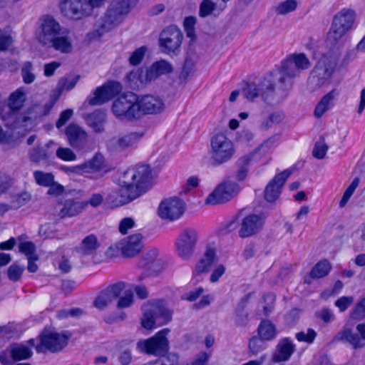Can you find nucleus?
I'll return each mask as SVG.
<instances>
[{"label": "nucleus", "mask_w": 365, "mask_h": 365, "mask_svg": "<svg viewBox=\"0 0 365 365\" xmlns=\"http://www.w3.org/2000/svg\"><path fill=\"white\" fill-rule=\"evenodd\" d=\"M310 66L311 62L304 53L289 55L277 70L269 72L257 83H247L242 91L243 96L249 101L260 97L268 105L278 104L287 96L293 79Z\"/></svg>", "instance_id": "1"}, {"label": "nucleus", "mask_w": 365, "mask_h": 365, "mask_svg": "<svg viewBox=\"0 0 365 365\" xmlns=\"http://www.w3.org/2000/svg\"><path fill=\"white\" fill-rule=\"evenodd\" d=\"M165 103L159 96L145 95L140 97L133 93L123 94L115 99L112 105L113 115L120 120H138L145 115L163 112Z\"/></svg>", "instance_id": "2"}, {"label": "nucleus", "mask_w": 365, "mask_h": 365, "mask_svg": "<svg viewBox=\"0 0 365 365\" xmlns=\"http://www.w3.org/2000/svg\"><path fill=\"white\" fill-rule=\"evenodd\" d=\"M356 13L350 9H343L333 17L331 27L327 34L326 43L330 48L342 44L343 37L353 28Z\"/></svg>", "instance_id": "3"}, {"label": "nucleus", "mask_w": 365, "mask_h": 365, "mask_svg": "<svg viewBox=\"0 0 365 365\" xmlns=\"http://www.w3.org/2000/svg\"><path fill=\"white\" fill-rule=\"evenodd\" d=\"M208 153L211 165L217 167L233 158L235 148L232 141L225 134L220 133L211 138Z\"/></svg>", "instance_id": "4"}, {"label": "nucleus", "mask_w": 365, "mask_h": 365, "mask_svg": "<svg viewBox=\"0 0 365 365\" xmlns=\"http://www.w3.org/2000/svg\"><path fill=\"white\" fill-rule=\"evenodd\" d=\"M143 316L141 325L146 329H153L169 322L172 319V312L162 300H154L143 305Z\"/></svg>", "instance_id": "5"}, {"label": "nucleus", "mask_w": 365, "mask_h": 365, "mask_svg": "<svg viewBox=\"0 0 365 365\" xmlns=\"http://www.w3.org/2000/svg\"><path fill=\"white\" fill-rule=\"evenodd\" d=\"M336 66L331 58L323 56L311 71L307 80V88L314 92L322 88L330 79Z\"/></svg>", "instance_id": "6"}, {"label": "nucleus", "mask_w": 365, "mask_h": 365, "mask_svg": "<svg viewBox=\"0 0 365 365\" xmlns=\"http://www.w3.org/2000/svg\"><path fill=\"white\" fill-rule=\"evenodd\" d=\"M106 0H61L63 15L72 19H81L91 14L95 7L101 6Z\"/></svg>", "instance_id": "7"}, {"label": "nucleus", "mask_w": 365, "mask_h": 365, "mask_svg": "<svg viewBox=\"0 0 365 365\" xmlns=\"http://www.w3.org/2000/svg\"><path fill=\"white\" fill-rule=\"evenodd\" d=\"M169 332V329H163L152 337L139 340L136 344L137 350L155 356H165L169 350V341L166 337Z\"/></svg>", "instance_id": "8"}, {"label": "nucleus", "mask_w": 365, "mask_h": 365, "mask_svg": "<svg viewBox=\"0 0 365 365\" xmlns=\"http://www.w3.org/2000/svg\"><path fill=\"white\" fill-rule=\"evenodd\" d=\"M62 27L51 16L43 15L37 21L35 29V39L42 46L46 47L53 42L54 37L58 35Z\"/></svg>", "instance_id": "9"}, {"label": "nucleus", "mask_w": 365, "mask_h": 365, "mask_svg": "<svg viewBox=\"0 0 365 365\" xmlns=\"http://www.w3.org/2000/svg\"><path fill=\"white\" fill-rule=\"evenodd\" d=\"M183 34L180 29L170 25L165 28L160 34L159 46L162 53L170 56H177L180 51Z\"/></svg>", "instance_id": "10"}, {"label": "nucleus", "mask_w": 365, "mask_h": 365, "mask_svg": "<svg viewBox=\"0 0 365 365\" xmlns=\"http://www.w3.org/2000/svg\"><path fill=\"white\" fill-rule=\"evenodd\" d=\"M122 178L123 182L136 189L140 196L148 187L151 179V170L147 165H137L134 169L124 172Z\"/></svg>", "instance_id": "11"}, {"label": "nucleus", "mask_w": 365, "mask_h": 365, "mask_svg": "<svg viewBox=\"0 0 365 365\" xmlns=\"http://www.w3.org/2000/svg\"><path fill=\"white\" fill-rule=\"evenodd\" d=\"M199 240L198 232L194 228L184 229L175 242L177 255L183 260L190 259L195 254Z\"/></svg>", "instance_id": "12"}, {"label": "nucleus", "mask_w": 365, "mask_h": 365, "mask_svg": "<svg viewBox=\"0 0 365 365\" xmlns=\"http://www.w3.org/2000/svg\"><path fill=\"white\" fill-rule=\"evenodd\" d=\"M186 210L185 202L178 197H170L163 200L158 208V217L166 222L178 220Z\"/></svg>", "instance_id": "13"}, {"label": "nucleus", "mask_w": 365, "mask_h": 365, "mask_svg": "<svg viewBox=\"0 0 365 365\" xmlns=\"http://www.w3.org/2000/svg\"><path fill=\"white\" fill-rule=\"evenodd\" d=\"M68 145L74 150L81 152H90L93 147L88 133L76 123L69 124L65 130Z\"/></svg>", "instance_id": "14"}, {"label": "nucleus", "mask_w": 365, "mask_h": 365, "mask_svg": "<svg viewBox=\"0 0 365 365\" xmlns=\"http://www.w3.org/2000/svg\"><path fill=\"white\" fill-rule=\"evenodd\" d=\"M240 190V185L232 181H223L205 199L207 205H218L228 202Z\"/></svg>", "instance_id": "15"}, {"label": "nucleus", "mask_w": 365, "mask_h": 365, "mask_svg": "<svg viewBox=\"0 0 365 365\" xmlns=\"http://www.w3.org/2000/svg\"><path fill=\"white\" fill-rule=\"evenodd\" d=\"M140 197L136 189L130 185L123 182V178L119 179V187L110 190L107 197V202L112 207L123 206Z\"/></svg>", "instance_id": "16"}, {"label": "nucleus", "mask_w": 365, "mask_h": 365, "mask_svg": "<svg viewBox=\"0 0 365 365\" xmlns=\"http://www.w3.org/2000/svg\"><path fill=\"white\" fill-rule=\"evenodd\" d=\"M57 101L56 97H51L44 105L33 104L20 116L16 121L17 127H27L34 124L37 119L48 115Z\"/></svg>", "instance_id": "17"}, {"label": "nucleus", "mask_w": 365, "mask_h": 365, "mask_svg": "<svg viewBox=\"0 0 365 365\" xmlns=\"http://www.w3.org/2000/svg\"><path fill=\"white\" fill-rule=\"evenodd\" d=\"M69 337L70 335L63 334L43 332L40 335V344L36 346V349L38 353H44L46 351L58 352L66 346Z\"/></svg>", "instance_id": "18"}, {"label": "nucleus", "mask_w": 365, "mask_h": 365, "mask_svg": "<svg viewBox=\"0 0 365 365\" xmlns=\"http://www.w3.org/2000/svg\"><path fill=\"white\" fill-rule=\"evenodd\" d=\"M121 91L122 86L119 82L110 81L98 87L93 96L88 97L86 101L91 106H100L111 100Z\"/></svg>", "instance_id": "19"}, {"label": "nucleus", "mask_w": 365, "mask_h": 365, "mask_svg": "<svg viewBox=\"0 0 365 365\" xmlns=\"http://www.w3.org/2000/svg\"><path fill=\"white\" fill-rule=\"evenodd\" d=\"M145 135L143 130L130 132L111 138L106 142V148L112 153L120 152L135 145Z\"/></svg>", "instance_id": "20"}, {"label": "nucleus", "mask_w": 365, "mask_h": 365, "mask_svg": "<svg viewBox=\"0 0 365 365\" xmlns=\"http://www.w3.org/2000/svg\"><path fill=\"white\" fill-rule=\"evenodd\" d=\"M125 288L123 282H118L107 287L101 291L93 302V305L98 309H104L120 296Z\"/></svg>", "instance_id": "21"}, {"label": "nucleus", "mask_w": 365, "mask_h": 365, "mask_svg": "<svg viewBox=\"0 0 365 365\" xmlns=\"http://www.w3.org/2000/svg\"><path fill=\"white\" fill-rule=\"evenodd\" d=\"M356 329L360 336L354 333L350 328L345 327L335 335L334 340L346 341L354 349L363 348L365 346V324H359Z\"/></svg>", "instance_id": "22"}, {"label": "nucleus", "mask_w": 365, "mask_h": 365, "mask_svg": "<svg viewBox=\"0 0 365 365\" xmlns=\"http://www.w3.org/2000/svg\"><path fill=\"white\" fill-rule=\"evenodd\" d=\"M292 173L289 169L284 170L276 175L267 184L264 191V197L268 202H274L279 198L282 188Z\"/></svg>", "instance_id": "23"}, {"label": "nucleus", "mask_w": 365, "mask_h": 365, "mask_svg": "<svg viewBox=\"0 0 365 365\" xmlns=\"http://www.w3.org/2000/svg\"><path fill=\"white\" fill-rule=\"evenodd\" d=\"M264 224V217L262 215H249L241 222L239 235L242 238L254 235L263 228Z\"/></svg>", "instance_id": "24"}, {"label": "nucleus", "mask_w": 365, "mask_h": 365, "mask_svg": "<svg viewBox=\"0 0 365 365\" xmlns=\"http://www.w3.org/2000/svg\"><path fill=\"white\" fill-rule=\"evenodd\" d=\"M146 79L149 84L159 79L163 76L172 73L174 71L173 65L167 60L160 59L153 62L150 66H145Z\"/></svg>", "instance_id": "25"}, {"label": "nucleus", "mask_w": 365, "mask_h": 365, "mask_svg": "<svg viewBox=\"0 0 365 365\" xmlns=\"http://www.w3.org/2000/svg\"><path fill=\"white\" fill-rule=\"evenodd\" d=\"M143 236L138 233L130 235L118 243V247L120 250L123 256L133 257L140 252L143 248Z\"/></svg>", "instance_id": "26"}, {"label": "nucleus", "mask_w": 365, "mask_h": 365, "mask_svg": "<svg viewBox=\"0 0 365 365\" xmlns=\"http://www.w3.org/2000/svg\"><path fill=\"white\" fill-rule=\"evenodd\" d=\"M295 345L289 338H283L279 340L275 351L272 355V361L275 363L288 361L295 351Z\"/></svg>", "instance_id": "27"}, {"label": "nucleus", "mask_w": 365, "mask_h": 365, "mask_svg": "<svg viewBox=\"0 0 365 365\" xmlns=\"http://www.w3.org/2000/svg\"><path fill=\"white\" fill-rule=\"evenodd\" d=\"M216 259L217 256L215 249L210 245H207L203 255L197 262L195 266L193 274L200 275L204 273H207Z\"/></svg>", "instance_id": "28"}, {"label": "nucleus", "mask_w": 365, "mask_h": 365, "mask_svg": "<svg viewBox=\"0 0 365 365\" xmlns=\"http://www.w3.org/2000/svg\"><path fill=\"white\" fill-rule=\"evenodd\" d=\"M46 48H53L55 51L62 53H71L73 44L71 38L68 36V32L62 29L59 34L54 37L53 42L48 44Z\"/></svg>", "instance_id": "29"}, {"label": "nucleus", "mask_w": 365, "mask_h": 365, "mask_svg": "<svg viewBox=\"0 0 365 365\" xmlns=\"http://www.w3.org/2000/svg\"><path fill=\"white\" fill-rule=\"evenodd\" d=\"M86 210V203L73 199H68L62 203V207L58 212L61 219L73 217L80 215Z\"/></svg>", "instance_id": "30"}, {"label": "nucleus", "mask_w": 365, "mask_h": 365, "mask_svg": "<svg viewBox=\"0 0 365 365\" xmlns=\"http://www.w3.org/2000/svg\"><path fill=\"white\" fill-rule=\"evenodd\" d=\"M86 124L96 133L104 132V124L106 121V114L101 110H96L85 117Z\"/></svg>", "instance_id": "31"}, {"label": "nucleus", "mask_w": 365, "mask_h": 365, "mask_svg": "<svg viewBox=\"0 0 365 365\" xmlns=\"http://www.w3.org/2000/svg\"><path fill=\"white\" fill-rule=\"evenodd\" d=\"M100 247L96 235L91 234L83 239L81 244L75 250L81 255L87 256L94 254Z\"/></svg>", "instance_id": "32"}, {"label": "nucleus", "mask_w": 365, "mask_h": 365, "mask_svg": "<svg viewBox=\"0 0 365 365\" xmlns=\"http://www.w3.org/2000/svg\"><path fill=\"white\" fill-rule=\"evenodd\" d=\"M115 27V25L104 14L94 24L93 29L88 34L91 39L99 38Z\"/></svg>", "instance_id": "33"}, {"label": "nucleus", "mask_w": 365, "mask_h": 365, "mask_svg": "<svg viewBox=\"0 0 365 365\" xmlns=\"http://www.w3.org/2000/svg\"><path fill=\"white\" fill-rule=\"evenodd\" d=\"M126 80L130 86L134 89L149 84L148 80L146 79L145 66L131 71L127 74Z\"/></svg>", "instance_id": "34"}, {"label": "nucleus", "mask_w": 365, "mask_h": 365, "mask_svg": "<svg viewBox=\"0 0 365 365\" xmlns=\"http://www.w3.org/2000/svg\"><path fill=\"white\" fill-rule=\"evenodd\" d=\"M338 95L336 89H333L324 96L315 107L314 115L316 118H321L324 113L329 110L334 105L333 101Z\"/></svg>", "instance_id": "35"}, {"label": "nucleus", "mask_w": 365, "mask_h": 365, "mask_svg": "<svg viewBox=\"0 0 365 365\" xmlns=\"http://www.w3.org/2000/svg\"><path fill=\"white\" fill-rule=\"evenodd\" d=\"M9 349L11 357L15 361L28 359L33 354V351L24 344L11 345Z\"/></svg>", "instance_id": "36"}, {"label": "nucleus", "mask_w": 365, "mask_h": 365, "mask_svg": "<svg viewBox=\"0 0 365 365\" xmlns=\"http://www.w3.org/2000/svg\"><path fill=\"white\" fill-rule=\"evenodd\" d=\"M85 173H96L104 167V158L101 153H96L89 160L83 163Z\"/></svg>", "instance_id": "37"}, {"label": "nucleus", "mask_w": 365, "mask_h": 365, "mask_svg": "<svg viewBox=\"0 0 365 365\" xmlns=\"http://www.w3.org/2000/svg\"><path fill=\"white\" fill-rule=\"evenodd\" d=\"M284 119V114L283 112L279 110L272 112L261 121L259 128L262 130H267L274 125L282 123Z\"/></svg>", "instance_id": "38"}, {"label": "nucleus", "mask_w": 365, "mask_h": 365, "mask_svg": "<svg viewBox=\"0 0 365 365\" xmlns=\"http://www.w3.org/2000/svg\"><path fill=\"white\" fill-rule=\"evenodd\" d=\"M165 263L159 258L150 264H143L142 267L145 269L146 272L138 276V280L142 281L150 274H158L165 269Z\"/></svg>", "instance_id": "39"}, {"label": "nucleus", "mask_w": 365, "mask_h": 365, "mask_svg": "<svg viewBox=\"0 0 365 365\" xmlns=\"http://www.w3.org/2000/svg\"><path fill=\"white\" fill-rule=\"evenodd\" d=\"M252 158L251 155H246L238 159L237 170L235 173L236 179L238 181H243L247 178Z\"/></svg>", "instance_id": "40"}, {"label": "nucleus", "mask_w": 365, "mask_h": 365, "mask_svg": "<svg viewBox=\"0 0 365 365\" xmlns=\"http://www.w3.org/2000/svg\"><path fill=\"white\" fill-rule=\"evenodd\" d=\"M259 338L264 341L273 339L276 336V329L272 323L269 321H262L258 327Z\"/></svg>", "instance_id": "41"}, {"label": "nucleus", "mask_w": 365, "mask_h": 365, "mask_svg": "<svg viewBox=\"0 0 365 365\" xmlns=\"http://www.w3.org/2000/svg\"><path fill=\"white\" fill-rule=\"evenodd\" d=\"M26 94L20 89L12 93L9 99V106L11 111H18L24 104Z\"/></svg>", "instance_id": "42"}, {"label": "nucleus", "mask_w": 365, "mask_h": 365, "mask_svg": "<svg viewBox=\"0 0 365 365\" xmlns=\"http://www.w3.org/2000/svg\"><path fill=\"white\" fill-rule=\"evenodd\" d=\"M331 269V264L327 259L319 261L310 272L312 278H322L327 276Z\"/></svg>", "instance_id": "43"}, {"label": "nucleus", "mask_w": 365, "mask_h": 365, "mask_svg": "<svg viewBox=\"0 0 365 365\" xmlns=\"http://www.w3.org/2000/svg\"><path fill=\"white\" fill-rule=\"evenodd\" d=\"M31 200V195L28 192L16 193L11 197L10 206L14 210H17L25 205Z\"/></svg>", "instance_id": "44"}, {"label": "nucleus", "mask_w": 365, "mask_h": 365, "mask_svg": "<svg viewBox=\"0 0 365 365\" xmlns=\"http://www.w3.org/2000/svg\"><path fill=\"white\" fill-rule=\"evenodd\" d=\"M138 0H113L110 6L115 11H122L123 14L127 16L132 7H133Z\"/></svg>", "instance_id": "45"}, {"label": "nucleus", "mask_w": 365, "mask_h": 365, "mask_svg": "<svg viewBox=\"0 0 365 365\" xmlns=\"http://www.w3.org/2000/svg\"><path fill=\"white\" fill-rule=\"evenodd\" d=\"M34 180L38 185L48 187L53 182L55 177L52 173H45L41 170H36L33 173Z\"/></svg>", "instance_id": "46"}, {"label": "nucleus", "mask_w": 365, "mask_h": 365, "mask_svg": "<svg viewBox=\"0 0 365 365\" xmlns=\"http://www.w3.org/2000/svg\"><path fill=\"white\" fill-rule=\"evenodd\" d=\"M34 71L33 65L30 61L24 63L21 69V74L24 83L31 84L35 81L36 75Z\"/></svg>", "instance_id": "47"}, {"label": "nucleus", "mask_w": 365, "mask_h": 365, "mask_svg": "<svg viewBox=\"0 0 365 365\" xmlns=\"http://www.w3.org/2000/svg\"><path fill=\"white\" fill-rule=\"evenodd\" d=\"M48 154L47 150L41 146L33 148L29 153V159L31 162L38 163L41 161L48 160Z\"/></svg>", "instance_id": "48"}, {"label": "nucleus", "mask_w": 365, "mask_h": 365, "mask_svg": "<svg viewBox=\"0 0 365 365\" xmlns=\"http://www.w3.org/2000/svg\"><path fill=\"white\" fill-rule=\"evenodd\" d=\"M297 5L298 3L296 0H286L276 7V13L279 15H286L295 11Z\"/></svg>", "instance_id": "49"}, {"label": "nucleus", "mask_w": 365, "mask_h": 365, "mask_svg": "<svg viewBox=\"0 0 365 365\" xmlns=\"http://www.w3.org/2000/svg\"><path fill=\"white\" fill-rule=\"evenodd\" d=\"M24 269V266H20L17 262H14L9 266L7 269L9 279L14 282L19 281L21 278Z\"/></svg>", "instance_id": "50"}, {"label": "nucleus", "mask_w": 365, "mask_h": 365, "mask_svg": "<svg viewBox=\"0 0 365 365\" xmlns=\"http://www.w3.org/2000/svg\"><path fill=\"white\" fill-rule=\"evenodd\" d=\"M359 181H360V180L359 178H354V180L352 181V182L346 188V190L344 192V195L339 202L340 207H344L346 205V204L349 201V198L353 195L354 190L358 187V185L359 184Z\"/></svg>", "instance_id": "51"}, {"label": "nucleus", "mask_w": 365, "mask_h": 365, "mask_svg": "<svg viewBox=\"0 0 365 365\" xmlns=\"http://www.w3.org/2000/svg\"><path fill=\"white\" fill-rule=\"evenodd\" d=\"M80 76H77L74 78H70L67 77H63L59 79L57 85L58 90L61 92L63 90L70 91L71 90L77 83L79 80Z\"/></svg>", "instance_id": "52"}, {"label": "nucleus", "mask_w": 365, "mask_h": 365, "mask_svg": "<svg viewBox=\"0 0 365 365\" xmlns=\"http://www.w3.org/2000/svg\"><path fill=\"white\" fill-rule=\"evenodd\" d=\"M328 145L324 143V137L321 136L320 140L316 143L312 151L313 156L317 159H323L325 157Z\"/></svg>", "instance_id": "53"}, {"label": "nucleus", "mask_w": 365, "mask_h": 365, "mask_svg": "<svg viewBox=\"0 0 365 365\" xmlns=\"http://www.w3.org/2000/svg\"><path fill=\"white\" fill-rule=\"evenodd\" d=\"M117 307L118 309H125L130 307L134 301V295L132 291L127 290L124 295L118 298Z\"/></svg>", "instance_id": "54"}, {"label": "nucleus", "mask_w": 365, "mask_h": 365, "mask_svg": "<svg viewBox=\"0 0 365 365\" xmlns=\"http://www.w3.org/2000/svg\"><path fill=\"white\" fill-rule=\"evenodd\" d=\"M19 252L24 254L26 258L38 256L36 253V246L32 242H22L19 245Z\"/></svg>", "instance_id": "55"}, {"label": "nucleus", "mask_w": 365, "mask_h": 365, "mask_svg": "<svg viewBox=\"0 0 365 365\" xmlns=\"http://www.w3.org/2000/svg\"><path fill=\"white\" fill-rule=\"evenodd\" d=\"M56 155L59 159L65 161H73L77 158L74 152L68 148H58L56 150Z\"/></svg>", "instance_id": "56"}, {"label": "nucleus", "mask_w": 365, "mask_h": 365, "mask_svg": "<svg viewBox=\"0 0 365 365\" xmlns=\"http://www.w3.org/2000/svg\"><path fill=\"white\" fill-rule=\"evenodd\" d=\"M105 15L117 26L119 25L126 16L123 14L122 11H115L112 7L109 6L105 13Z\"/></svg>", "instance_id": "57"}, {"label": "nucleus", "mask_w": 365, "mask_h": 365, "mask_svg": "<svg viewBox=\"0 0 365 365\" xmlns=\"http://www.w3.org/2000/svg\"><path fill=\"white\" fill-rule=\"evenodd\" d=\"M147 51V48L145 46H141L135 49L130 55L129 58V62L133 66H137L141 63L143 61L145 53Z\"/></svg>", "instance_id": "58"}, {"label": "nucleus", "mask_w": 365, "mask_h": 365, "mask_svg": "<svg viewBox=\"0 0 365 365\" xmlns=\"http://www.w3.org/2000/svg\"><path fill=\"white\" fill-rule=\"evenodd\" d=\"M13 185V179L6 173L0 171V195L7 192Z\"/></svg>", "instance_id": "59"}, {"label": "nucleus", "mask_w": 365, "mask_h": 365, "mask_svg": "<svg viewBox=\"0 0 365 365\" xmlns=\"http://www.w3.org/2000/svg\"><path fill=\"white\" fill-rule=\"evenodd\" d=\"M264 348V340L257 337L253 336L249 342V350L252 355L257 354Z\"/></svg>", "instance_id": "60"}, {"label": "nucleus", "mask_w": 365, "mask_h": 365, "mask_svg": "<svg viewBox=\"0 0 365 365\" xmlns=\"http://www.w3.org/2000/svg\"><path fill=\"white\" fill-rule=\"evenodd\" d=\"M216 9V4L211 0H203L200 6L199 14L201 17H205L212 14Z\"/></svg>", "instance_id": "61"}, {"label": "nucleus", "mask_w": 365, "mask_h": 365, "mask_svg": "<svg viewBox=\"0 0 365 365\" xmlns=\"http://www.w3.org/2000/svg\"><path fill=\"white\" fill-rule=\"evenodd\" d=\"M196 23L195 18L192 16L186 17L184 20V28L186 32V35L188 38H190L192 41L195 38V24Z\"/></svg>", "instance_id": "62"}, {"label": "nucleus", "mask_w": 365, "mask_h": 365, "mask_svg": "<svg viewBox=\"0 0 365 365\" xmlns=\"http://www.w3.org/2000/svg\"><path fill=\"white\" fill-rule=\"evenodd\" d=\"M195 61L190 56H187L185 61L182 71L180 73V78L186 79L194 71Z\"/></svg>", "instance_id": "63"}, {"label": "nucleus", "mask_w": 365, "mask_h": 365, "mask_svg": "<svg viewBox=\"0 0 365 365\" xmlns=\"http://www.w3.org/2000/svg\"><path fill=\"white\" fill-rule=\"evenodd\" d=\"M351 318L361 320L365 318V298L359 302L355 309L351 314Z\"/></svg>", "instance_id": "64"}]
</instances>
